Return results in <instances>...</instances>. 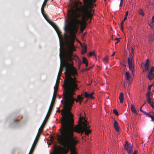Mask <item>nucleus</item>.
I'll list each match as a JSON object with an SVG mask.
<instances>
[{
	"instance_id": "13d9d810",
	"label": "nucleus",
	"mask_w": 154,
	"mask_h": 154,
	"mask_svg": "<svg viewBox=\"0 0 154 154\" xmlns=\"http://www.w3.org/2000/svg\"><path fill=\"white\" fill-rule=\"evenodd\" d=\"M151 85H152V86L154 85V82L152 83V84Z\"/></svg>"
},
{
	"instance_id": "6ab92c4d",
	"label": "nucleus",
	"mask_w": 154,
	"mask_h": 154,
	"mask_svg": "<svg viewBox=\"0 0 154 154\" xmlns=\"http://www.w3.org/2000/svg\"><path fill=\"white\" fill-rule=\"evenodd\" d=\"M44 121H45V120L43 122L42 124V125L39 128V130H38V132H41L43 131V129L44 128Z\"/></svg>"
},
{
	"instance_id": "bb28decb",
	"label": "nucleus",
	"mask_w": 154,
	"mask_h": 154,
	"mask_svg": "<svg viewBox=\"0 0 154 154\" xmlns=\"http://www.w3.org/2000/svg\"><path fill=\"white\" fill-rule=\"evenodd\" d=\"M57 93V91H54V94L52 100H53L54 99H55L56 98Z\"/></svg>"
},
{
	"instance_id": "052dcab7",
	"label": "nucleus",
	"mask_w": 154,
	"mask_h": 154,
	"mask_svg": "<svg viewBox=\"0 0 154 154\" xmlns=\"http://www.w3.org/2000/svg\"><path fill=\"white\" fill-rule=\"evenodd\" d=\"M32 153L31 152L30 153V152H29V154H32Z\"/></svg>"
},
{
	"instance_id": "9d476101",
	"label": "nucleus",
	"mask_w": 154,
	"mask_h": 154,
	"mask_svg": "<svg viewBox=\"0 0 154 154\" xmlns=\"http://www.w3.org/2000/svg\"><path fill=\"white\" fill-rule=\"evenodd\" d=\"M152 113V114H154V113L152 112H150L149 113H146V114L145 115L147 116L148 117H149L151 118V121H154V116L151 115V114Z\"/></svg>"
},
{
	"instance_id": "4c0bfd02",
	"label": "nucleus",
	"mask_w": 154,
	"mask_h": 154,
	"mask_svg": "<svg viewBox=\"0 0 154 154\" xmlns=\"http://www.w3.org/2000/svg\"><path fill=\"white\" fill-rule=\"evenodd\" d=\"M145 67H149V63H147V62H146L144 65Z\"/></svg>"
},
{
	"instance_id": "864d4df0",
	"label": "nucleus",
	"mask_w": 154,
	"mask_h": 154,
	"mask_svg": "<svg viewBox=\"0 0 154 154\" xmlns=\"http://www.w3.org/2000/svg\"><path fill=\"white\" fill-rule=\"evenodd\" d=\"M146 104V102H145L143 104V105L142 106H143V105H145V104Z\"/></svg>"
},
{
	"instance_id": "a878e982",
	"label": "nucleus",
	"mask_w": 154,
	"mask_h": 154,
	"mask_svg": "<svg viewBox=\"0 0 154 154\" xmlns=\"http://www.w3.org/2000/svg\"><path fill=\"white\" fill-rule=\"evenodd\" d=\"M87 62H88L87 59L85 57H83L82 63H83L85 64Z\"/></svg>"
},
{
	"instance_id": "58836bf2",
	"label": "nucleus",
	"mask_w": 154,
	"mask_h": 154,
	"mask_svg": "<svg viewBox=\"0 0 154 154\" xmlns=\"http://www.w3.org/2000/svg\"><path fill=\"white\" fill-rule=\"evenodd\" d=\"M154 102H152V104H151V106L152 107V108L154 109Z\"/></svg>"
},
{
	"instance_id": "680f3d73",
	"label": "nucleus",
	"mask_w": 154,
	"mask_h": 154,
	"mask_svg": "<svg viewBox=\"0 0 154 154\" xmlns=\"http://www.w3.org/2000/svg\"><path fill=\"white\" fill-rule=\"evenodd\" d=\"M106 0H104L105 1V2H106Z\"/></svg>"
},
{
	"instance_id": "de8ad7c7",
	"label": "nucleus",
	"mask_w": 154,
	"mask_h": 154,
	"mask_svg": "<svg viewBox=\"0 0 154 154\" xmlns=\"http://www.w3.org/2000/svg\"><path fill=\"white\" fill-rule=\"evenodd\" d=\"M85 64L86 67H87L88 65V63L87 62V63H85Z\"/></svg>"
},
{
	"instance_id": "dca6fc26",
	"label": "nucleus",
	"mask_w": 154,
	"mask_h": 154,
	"mask_svg": "<svg viewBox=\"0 0 154 154\" xmlns=\"http://www.w3.org/2000/svg\"><path fill=\"white\" fill-rule=\"evenodd\" d=\"M154 72V67L152 66L151 67V69L149 71V73L150 75H154V73L152 72Z\"/></svg>"
},
{
	"instance_id": "72a5a7b5",
	"label": "nucleus",
	"mask_w": 154,
	"mask_h": 154,
	"mask_svg": "<svg viewBox=\"0 0 154 154\" xmlns=\"http://www.w3.org/2000/svg\"><path fill=\"white\" fill-rule=\"evenodd\" d=\"M142 106H141V107H140V111L142 112L145 115L146 114V113H147L146 112H145V111H143V110H142Z\"/></svg>"
},
{
	"instance_id": "0eeeda50",
	"label": "nucleus",
	"mask_w": 154,
	"mask_h": 154,
	"mask_svg": "<svg viewBox=\"0 0 154 154\" xmlns=\"http://www.w3.org/2000/svg\"><path fill=\"white\" fill-rule=\"evenodd\" d=\"M96 2V0H91V1L89 2V4L88 3L87 0H86V2H84V5L83 6H85L86 5H87L88 6L89 8L91 9L93 11H94H94L92 9V8H94V6H95V5H94L93 3H94Z\"/></svg>"
},
{
	"instance_id": "f704fd0d",
	"label": "nucleus",
	"mask_w": 154,
	"mask_h": 154,
	"mask_svg": "<svg viewBox=\"0 0 154 154\" xmlns=\"http://www.w3.org/2000/svg\"><path fill=\"white\" fill-rule=\"evenodd\" d=\"M116 40H117V42L115 43V45H116L118 42H119L120 41V38H118L116 39Z\"/></svg>"
},
{
	"instance_id": "c9c22d12",
	"label": "nucleus",
	"mask_w": 154,
	"mask_h": 154,
	"mask_svg": "<svg viewBox=\"0 0 154 154\" xmlns=\"http://www.w3.org/2000/svg\"><path fill=\"white\" fill-rule=\"evenodd\" d=\"M50 154H59L57 152V151H55L53 153H50Z\"/></svg>"
},
{
	"instance_id": "c756f323",
	"label": "nucleus",
	"mask_w": 154,
	"mask_h": 154,
	"mask_svg": "<svg viewBox=\"0 0 154 154\" xmlns=\"http://www.w3.org/2000/svg\"><path fill=\"white\" fill-rule=\"evenodd\" d=\"M139 13L140 15L142 16H143L144 15V13L143 12V11L142 9H140L139 10Z\"/></svg>"
},
{
	"instance_id": "a18cd8bd",
	"label": "nucleus",
	"mask_w": 154,
	"mask_h": 154,
	"mask_svg": "<svg viewBox=\"0 0 154 154\" xmlns=\"http://www.w3.org/2000/svg\"><path fill=\"white\" fill-rule=\"evenodd\" d=\"M131 52H132V54H133V52L134 51V49L132 47L131 48Z\"/></svg>"
},
{
	"instance_id": "b1692460",
	"label": "nucleus",
	"mask_w": 154,
	"mask_h": 154,
	"mask_svg": "<svg viewBox=\"0 0 154 154\" xmlns=\"http://www.w3.org/2000/svg\"><path fill=\"white\" fill-rule=\"evenodd\" d=\"M63 70V68L62 67H61V66L60 67L59 72L58 74V76H60V74L62 73V72Z\"/></svg>"
},
{
	"instance_id": "412c9836",
	"label": "nucleus",
	"mask_w": 154,
	"mask_h": 154,
	"mask_svg": "<svg viewBox=\"0 0 154 154\" xmlns=\"http://www.w3.org/2000/svg\"><path fill=\"white\" fill-rule=\"evenodd\" d=\"M87 52V46L85 45L82 48V53H85Z\"/></svg>"
},
{
	"instance_id": "9b49d317",
	"label": "nucleus",
	"mask_w": 154,
	"mask_h": 154,
	"mask_svg": "<svg viewBox=\"0 0 154 154\" xmlns=\"http://www.w3.org/2000/svg\"><path fill=\"white\" fill-rule=\"evenodd\" d=\"M149 40L151 42H153L154 41V31L153 32V33H151L149 34Z\"/></svg>"
},
{
	"instance_id": "5701e85b",
	"label": "nucleus",
	"mask_w": 154,
	"mask_h": 154,
	"mask_svg": "<svg viewBox=\"0 0 154 154\" xmlns=\"http://www.w3.org/2000/svg\"><path fill=\"white\" fill-rule=\"evenodd\" d=\"M151 98L150 97H147V102L150 105L151 104H152V103L151 101Z\"/></svg>"
},
{
	"instance_id": "7ed1b4c3",
	"label": "nucleus",
	"mask_w": 154,
	"mask_h": 154,
	"mask_svg": "<svg viewBox=\"0 0 154 154\" xmlns=\"http://www.w3.org/2000/svg\"><path fill=\"white\" fill-rule=\"evenodd\" d=\"M77 13L76 10L72 8L68 11V15L71 20V30L72 34L75 35L78 32L79 26L81 25V31L82 32L86 27V21L90 19L89 22L92 20L94 15V11L89 8L86 5L80 8L77 7L78 3L75 4Z\"/></svg>"
},
{
	"instance_id": "aec40b11",
	"label": "nucleus",
	"mask_w": 154,
	"mask_h": 154,
	"mask_svg": "<svg viewBox=\"0 0 154 154\" xmlns=\"http://www.w3.org/2000/svg\"><path fill=\"white\" fill-rule=\"evenodd\" d=\"M147 77H148L149 80H150L154 78V75L152 74L150 75L149 74V73L148 74Z\"/></svg>"
},
{
	"instance_id": "20e7f679",
	"label": "nucleus",
	"mask_w": 154,
	"mask_h": 154,
	"mask_svg": "<svg viewBox=\"0 0 154 154\" xmlns=\"http://www.w3.org/2000/svg\"><path fill=\"white\" fill-rule=\"evenodd\" d=\"M45 3H43V5L42 6L41 11L45 19L47 20V21L56 30V32L58 34H59L60 33V31L58 28L56 26V25L52 21L50 20L48 17L44 13V8L45 7L46 5Z\"/></svg>"
},
{
	"instance_id": "49530a36",
	"label": "nucleus",
	"mask_w": 154,
	"mask_h": 154,
	"mask_svg": "<svg viewBox=\"0 0 154 154\" xmlns=\"http://www.w3.org/2000/svg\"><path fill=\"white\" fill-rule=\"evenodd\" d=\"M85 35H86V33H84L82 35V37L83 38L84 37H85Z\"/></svg>"
},
{
	"instance_id": "5fc2aeb1",
	"label": "nucleus",
	"mask_w": 154,
	"mask_h": 154,
	"mask_svg": "<svg viewBox=\"0 0 154 154\" xmlns=\"http://www.w3.org/2000/svg\"><path fill=\"white\" fill-rule=\"evenodd\" d=\"M79 3L80 5H82V3L81 2H79Z\"/></svg>"
},
{
	"instance_id": "4d7b16f0",
	"label": "nucleus",
	"mask_w": 154,
	"mask_h": 154,
	"mask_svg": "<svg viewBox=\"0 0 154 154\" xmlns=\"http://www.w3.org/2000/svg\"><path fill=\"white\" fill-rule=\"evenodd\" d=\"M123 0H120V2H123Z\"/></svg>"
},
{
	"instance_id": "39448f33",
	"label": "nucleus",
	"mask_w": 154,
	"mask_h": 154,
	"mask_svg": "<svg viewBox=\"0 0 154 154\" xmlns=\"http://www.w3.org/2000/svg\"><path fill=\"white\" fill-rule=\"evenodd\" d=\"M45 3H43V5L42 6L41 11L45 19L47 20V21L56 30V32L58 34H59L60 33V31L58 28L56 26V25L52 21L50 20L48 17L44 13V8L45 7L46 5Z\"/></svg>"
},
{
	"instance_id": "a211bd4d",
	"label": "nucleus",
	"mask_w": 154,
	"mask_h": 154,
	"mask_svg": "<svg viewBox=\"0 0 154 154\" xmlns=\"http://www.w3.org/2000/svg\"><path fill=\"white\" fill-rule=\"evenodd\" d=\"M131 111L132 112H134L135 113H137V111L136 110L134 106V105H132V104H131Z\"/></svg>"
},
{
	"instance_id": "a19ab883",
	"label": "nucleus",
	"mask_w": 154,
	"mask_h": 154,
	"mask_svg": "<svg viewBox=\"0 0 154 154\" xmlns=\"http://www.w3.org/2000/svg\"><path fill=\"white\" fill-rule=\"evenodd\" d=\"M152 85H150V86H149L148 87V89L149 90H150L151 89V87L152 86Z\"/></svg>"
},
{
	"instance_id": "e2e57ef3",
	"label": "nucleus",
	"mask_w": 154,
	"mask_h": 154,
	"mask_svg": "<svg viewBox=\"0 0 154 154\" xmlns=\"http://www.w3.org/2000/svg\"><path fill=\"white\" fill-rule=\"evenodd\" d=\"M125 21H124V20L122 21L123 22H124Z\"/></svg>"
},
{
	"instance_id": "6e6d98bb",
	"label": "nucleus",
	"mask_w": 154,
	"mask_h": 154,
	"mask_svg": "<svg viewBox=\"0 0 154 154\" xmlns=\"http://www.w3.org/2000/svg\"><path fill=\"white\" fill-rule=\"evenodd\" d=\"M122 65L125 66H126V65L125 64H122Z\"/></svg>"
},
{
	"instance_id": "f03ea898",
	"label": "nucleus",
	"mask_w": 154,
	"mask_h": 154,
	"mask_svg": "<svg viewBox=\"0 0 154 154\" xmlns=\"http://www.w3.org/2000/svg\"><path fill=\"white\" fill-rule=\"evenodd\" d=\"M83 117L79 118L80 125H75L62 124V131L60 135L58 137L57 140L59 143L62 146L55 145L54 149L52 152L57 151L59 154H66L70 151V154H77L75 145L78 143V141L74 138L73 132L74 131L79 133H81L82 134L84 131L85 134L88 136L89 134L91 132V130L89 129L88 126V122L86 120L83 122L82 120Z\"/></svg>"
},
{
	"instance_id": "f3484780",
	"label": "nucleus",
	"mask_w": 154,
	"mask_h": 154,
	"mask_svg": "<svg viewBox=\"0 0 154 154\" xmlns=\"http://www.w3.org/2000/svg\"><path fill=\"white\" fill-rule=\"evenodd\" d=\"M59 82H58L57 80V81H56V83L54 87V91H57L58 90V87Z\"/></svg>"
},
{
	"instance_id": "c03bdc74",
	"label": "nucleus",
	"mask_w": 154,
	"mask_h": 154,
	"mask_svg": "<svg viewBox=\"0 0 154 154\" xmlns=\"http://www.w3.org/2000/svg\"><path fill=\"white\" fill-rule=\"evenodd\" d=\"M133 154H137V151L136 150H134Z\"/></svg>"
},
{
	"instance_id": "ea45409f",
	"label": "nucleus",
	"mask_w": 154,
	"mask_h": 154,
	"mask_svg": "<svg viewBox=\"0 0 154 154\" xmlns=\"http://www.w3.org/2000/svg\"><path fill=\"white\" fill-rule=\"evenodd\" d=\"M108 57H106L104 59V60L106 62H107L108 61Z\"/></svg>"
},
{
	"instance_id": "2eb2a0df",
	"label": "nucleus",
	"mask_w": 154,
	"mask_h": 154,
	"mask_svg": "<svg viewBox=\"0 0 154 154\" xmlns=\"http://www.w3.org/2000/svg\"><path fill=\"white\" fill-rule=\"evenodd\" d=\"M125 75L126 80L128 81H129L131 78L129 72H125Z\"/></svg>"
},
{
	"instance_id": "f257e3e1",
	"label": "nucleus",
	"mask_w": 154,
	"mask_h": 154,
	"mask_svg": "<svg viewBox=\"0 0 154 154\" xmlns=\"http://www.w3.org/2000/svg\"><path fill=\"white\" fill-rule=\"evenodd\" d=\"M75 51L73 42H69L65 46L60 49V59L62 57L65 62V66L64 73L66 79L63 85V97L61 101L64 104L63 108L62 110V115L63 116L62 124L73 125L74 121L73 116L71 112L72 107L75 101L76 102L82 101L83 97L80 95L75 99L73 95L75 94V91L79 89L78 84L75 75L77 74V72L73 66L70 64L69 61H71L78 58L77 56L73 54V51Z\"/></svg>"
},
{
	"instance_id": "6e6552de",
	"label": "nucleus",
	"mask_w": 154,
	"mask_h": 154,
	"mask_svg": "<svg viewBox=\"0 0 154 154\" xmlns=\"http://www.w3.org/2000/svg\"><path fill=\"white\" fill-rule=\"evenodd\" d=\"M94 94V92H92L90 94L88 93L87 92H85L84 93V96L85 98H89L91 99H94V97L93 95Z\"/></svg>"
},
{
	"instance_id": "e433bc0d",
	"label": "nucleus",
	"mask_w": 154,
	"mask_h": 154,
	"mask_svg": "<svg viewBox=\"0 0 154 154\" xmlns=\"http://www.w3.org/2000/svg\"><path fill=\"white\" fill-rule=\"evenodd\" d=\"M34 147H33V146H32L30 149V150L29 152H30V153L31 152L32 153L34 149Z\"/></svg>"
},
{
	"instance_id": "37998d69",
	"label": "nucleus",
	"mask_w": 154,
	"mask_h": 154,
	"mask_svg": "<svg viewBox=\"0 0 154 154\" xmlns=\"http://www.w3.org/2000/svg\"><path fill=\"white\" fill-rule=\"evenodd\" d=\"M149 67H145V71H146L148 70Z\"/></svg>"
},
{
	"instance_id": "393cba45",
	"label": "nucleus",
	"mask_w": 154,
	"mask_h": 154,
	"mask_svg": "<svg viewBox=\"0 0 154 154\" xmlns=\"http://www.w3.org/2000/svg\"><path fill=\"white\" fill-rule=\"evenodd\" d=\"M89 55L91 56L92 55H93L94 56L95 59H96V56L94 51H92L91 52H90L89 54Z\"/></svg>"
},
{
	"instance_id": "bf43d9fd",
	"label": "nucleus",
	"mask_w": 154,
	"mask_h": 154,
	"mask_svg": "<svg viewBox=\"0 0 154 154\" xmlns=\"http://www.w3.org/2000/svg\"><path fill=\"white\" fill-rule=\"evenodd\" d=\"M129 28H131V26H129Z\"/></svg>"
},
{
	"instance_id": "79ce46f5",
	"label": "nucleus",
	"mask_w": 154,
	"mask_h": 154,
	"mask_svg": "<svg viewBox=\"0 0 154 154\" xmlns=\"http://www.w3.org/2000/svg\"><path fill=\"white\" fill-rule=\"evenodd\" d=\"M152 23H154V16H153L152 17Z\"/></svg>"
},
{
	"instance_id": "8fccbe9b",
	"label": "nucleus",
	"mask_w": 154,
	"mask_h": 154,
	"mask_svg": "<svg viewBox=\"0 0 154 154\" xmlns=\"http://www.w3.org/2000/svg\"><path fill=\"white\" fill-rule=\"evenodd\" d=\"M48 0H45V1H44L43 3H45V4L46 5L47 2Z\"/></svg>"
},
{
	"instance_id": "1a4fd4ad",
	"label": "nucleus",
	"mask_w": 154,
	"mask_h": 154,
	"mask_svg": "<svg viewBox=\"0 0 154 154\" xmlns=\"http://www.w3.org/2000/svg\"><path fill=\"white\" fill-rule=\"evenodd\" d=\"M114 127L116 131L119 132L120 131V129L118 122L115 120L114 123Z\"/></svg>"
},
{
	"instance_id": "473e14b6",
	"label": "nucleus",
	"mask_w": 154,
	"mask_h": 154,
	"mask_svg": "<svg viewBox=\"0 0 154 154\" xmlns=\"http://www.w3.org/2000/svg\"><path fill=\"white\" fill-rule=\"evenodd\" d=\"M151 93V92L150 91H148L146 95V97H150V94Z\"/></svg>"
},
{
	"instance_id": "cd10ccee",
	"label": "nucleus",
	"mask_w": 154,
	"mask_h": 154,
	"mask_svg": "<svg viewBox=\"0 0 154 154\" xmlns=\"http://www.w3.org/2000/svg\"><path fill=\"white\" fill-rule=\"evenodd\" d=\"M128 11H127L126 12V14H125V16L124 21H125V20H126L127 19V16H128Z\"/></svg>"
},
{
	"instance_id": "c85d7f7f",
	"label": "nucleus",
	"mask_w": 154,
	"mask_h": 154,
	"mask_svg": "<svg viewBox=\"0 0 154 154\" xmlns=\"http://www.w3.org/2000/svg\"><path fill=\"white\" fill-rule=\"evenodd\" d=\"M113 113L115 114L116 115V116H118L119 115V113L117 111V110L116 109H115L113 110Z\"/></svg>"
},
{
	"instance_id": "4be33fe9",
	"label": "nucleus",
	"mask_w": 154,
	"mask_h": 154,
	"mask_svg": "<svg viewBox=\"0 0 154 154\" xmlns=\"http://www.w3.org/2000/svg\"><path fill=\"white\" fill-rule=\"evenodd\" d=\"M61 111L60 110H57L56 111V112H60V111H61V113H62V110ZM61 115H62V118L61 119V128L60 129V131L61 132H61L62 131V119H63V115H62V114H61Z\"/></svg>"
},
{
	"instance_id": "0e129e2a",
	"label": "nucleus",
	"mask_w": 154,
	"mask_h": 154,
	"mask_svg": "<svg viewBox=\"0 0 154 154\" xmlns=\"http://www.w3.org/2000/svg\"><path fill=\"white\" fill-rule=\"evenodd\" d=\"M150 26L151 27H152V25H150Z\"/></svg>"
},
{
	"instance_id": "3c124183",
	"label": "nucleus",
	"mask_w": 154,
	"mask_h": 154,
	"mask_svg": "<svg viewBox=\"0 0 154 154\" xmlns=\"http://www.w3.org/2000/svg\"><path fill=\"white\" fill-rule=\"evenodd\" d=\"M115 52H114L113 53V54H112V56H114L115 55Z\"/></svg>"
},
{
	"instance_id": "09e8293b",
	"label": "nucleus",
	"mask_w": 154,
	"mask_h": 154,
	"mask_svg": "<svg viewBox=\"0 0 154 154\" xmlns=\"http://www.w3.org/2000/svg\"><path fill=\"white\" fill-rule=\"evenodd\" d=\"M123 2H120L119 5L121 7L122 5Z\"/></svg>"
},
{
	"instance_id": "4468645a",
	"label": "nucleus",
	"mask_w": 154,
	"mask_h": 154,
	"mask_svg": "<svg viewBox=\"0 0 154 154\" xmlns=\"http://www.w3.org/2000/svg\"><path fill=\"white\" fill-rule=\"evenodd\" d=\"M128 66L130 70L132 72L133 74H134V64L129 65Z\"/></svg>"
},
{
	"instance_id": "603ef678",
	"label": "nucleus",
	"mask_w": 154,
	"mask_h": 154,
	"mask_svg": "<svg viewBox=\"0 0 154 154\" xmlns=\"http://www.w3.org/2000/svg\"><path fill=\"white\" fill-rule=\"evenodd\" d=\"M146 62H147V63H149V60H148V59H147V60Z\"/></svg>"
},
{
	"instance_id": "ddd939ff",
	"label": "nucleus",
	"mask_w": 154,
	"mask_h": 154,
	"mask_svg": "<svg viewBox=\"0 0 154 154\" xmlns=\"http://www.w3.org/2000/svg\"><path fill=\"white\" fill-rule=\"evenodd\" d=\"M119 99L120 103H122L123 102L124 100L123 94V93L121 92L120 93V94H119Z\"/></svg>"
},
{
	"instance_id": "f8f14e48",
	"label": "nucleus",
	"mask_w": 154,
	"mask_h": 154,
	"mask_svg": "<svg viewBox=\"0 0 154 154\" xmlns=\"http://www.w3.org/2000/svg\"><path fill=\"white\" fill-rule=\"evenodd\" d=\"M133 59L132 57H129L128 58V65L134 64V63L133 62Z\"/></svg>"
},
{
	"instance_id": "2f4dec72",
	"label": "nucleus",
	"mask_w": 154,
	"mask_h": 154,
	"mask_svg": "<svg viewBox=\"0 0 154 154\" xmlns=\"http://www.w3.org/2000/svg\"><path fill=\"white\" fill-rule=\"evenodd\" d=\"M52 107H53V106L51 104L50 106L48 113H49V112H51L52 110Z\"/></svg>"
},
{
	"instance_id": "7c9ffc66",
	"label": "nucleus",
	"mask_w": 154,
	"mask_h": 154,
	"mask_svg": "<svg viewBox=\"0 0 154 154\" xmlns=\"http://www.w3.org/2000/svg\"><path fill=\"white\" fill-rule=\"evenodd\" d=\"M123 22L122 21L121 23V29L122 31H123V29L124 28V26H123V24H124Z\"/></svg>"
},
{
	"instance_id": "423d86ee",
	"label": "nucleus",
	"mask_w": 154,
	"mask_h": 154,
	"mask_svg": "<svg viewBox=\"0 0 154 154\" xmlns=\"http://www.w3.org/2000/svg\"><path fill=\"white\" fill-rule=\"evenodd\" d=\"M125 149L128 154H131L133 150V146L131 144H128L126 142L124 146Z\"/></svg>"
}]
</instances>
